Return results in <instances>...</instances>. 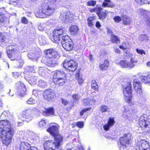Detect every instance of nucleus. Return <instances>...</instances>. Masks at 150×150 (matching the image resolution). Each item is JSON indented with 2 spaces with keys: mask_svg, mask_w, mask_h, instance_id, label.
Masks as SVG:
<instances>
[{
  "mask_svg": "<svg viewBox=\"0 0 150 150\" xmlns=\"http://www.w3.org/2000/svg\"><path fill=\"white\" fill-rule=\"evenodd\" d=\"M79 30L78 27L76 25H72L69 28V30L70 32L73 35L76 34Z\"/></svg>",
  "mask_w": 150,
  "mask_h": 150,
  "instance_id": "obj_32",
  "label": "nucleus"
},
{
  "mask_svg": "<svg viewBox=\"0 0 150 150\" xmlns=\"http://www.w3.org/2000/svg\"><path fill=\"white\" fill-rule=\"evenodd\" d=\"M99 19L104 21L107 16V14L105 13L102 12L98 13L97 15Z\"/></svg>",
  "mask_w": 150,
  "mask_h": 150,
  "instance_id": "obj_36",
  "label": "nucleus"
},
{
  "mask_svg": "<svg viewBox=\"0 0 150 150\" xmlns=\"http://www.w3.org/2000/svg\"><path fill=\"white\" fill-rule=\"evenodd\" d=\"M38 79V77L31 75H29L25 78V79L31 85L35 84Z\"/></svg>",
  "mask_w": 150,
  "mask_h": 150,
  "instance_id": "obj_21",
  "label": "nucleus"
},
{
  "mask_svg": "<svg viewBox=\"0 0 150 150\" xmlns=\"http://www.w3.org/2000/svg\"><path fill=\"white\" fill-rule=\"evenodd\" d=\"M76 126L79 128H82L84 126V123L83 122H78L76 123Z\"/></svg>",
  "mask_w": 150,
  "mask_h": 150,
  "instance_id": "obj_50",
  "label": "nucleus"
},
{
  "mask_svg": "<svg viewBox=\"0 0 150 150\" xmlns=\"http://www.w3.org/2000/svg\"><path fill=\"white\" fill-rule=\"evenodd\" d=\"M115 122L113 118L110 117L108 121V124L104 125V129L106 131L108 130L110 127L114 125Z\"/></svg>",
  "mask_w": 150,
  "mask_h": 150,
  "instance_id": "obj_24",
  "label": "nucleus"
},
{
  "mask_svg": "<svg viewBox=\"0 0 150 150\" xmlns=\"http://www.w3.org/2000/svg\"><path fill=\"white\" fill-rule=\"evenodd\" d=\"M135 142V148L137 150H150L149 143L145 140H141Z\"/></svg>",
  "mask_w": 150,
  "mask_h": 150,
  "instance_id": "obj_8",
  "label": "nucleus"
},
{
  "mask_svg": "<svg viewBox=\"0 0 150 150\" xmlns=\"http://www.w3.org/2000/svg\"><path fill=\"white\" fill-rule=\"evenodd\" d=\"M5 40L6 37L2 33H0V42H3L5 41Z\"/></svg>",
  "mask_w": 150,
  "mask_h": 150,
  "instance_id": "obj_52",
  "label": "nucleus"
},
{
  "mask_svg": "<svg viewBox=\"0 0 150 150\" xmlns=\"http://www.w3.org/2000/svg\"><path fill=\"white\" fill-rule=\"evenodd\" d=\"M61 43L63 47L67 51L72 50L73 43L68 35H65L62 37Z\"/></svg>",
  "mask_w": 150,
  "mask_h": 150,
  "instance_id": "obj_7",
  "label": "nucleus"
},
{
  "mask_svg": "<svg viewBox=\"0 0 150 150\" xmlns=\"http://www.w3.org/2000/svg\"><path fill=\"white\" fill-rule=\"evenodd\" d=\"M18 0H10L9 4L11 5H12L16 6H17L18 3Z\"/></svg>",
  "mask_w": 150,
  "mask_h": 150,
  "instance_id": "obj_49",
  "label": "nucleus"
},
{
  "mask_svg": "<svg viewBox=\"0 0 150 150\" xmlns=\"http://www.w3.org/2000/svg\"><path fill=\"white\" fill-rule=\"evenodd\" d=\"M140 40L142 41L147 42L149 40V38L146 35H140L139 37Z\"/></svg>",
  "mask_w": 150,
  "mask_h": 150,
  "instance_id": "obj_37",
  "label": "nucleus"
},
{
  "mask_svg": "<svg viewBox=\"0 0 150 150\" xmlns=\"http://www.w3.org/2000/svg\"><path fill=\"white\" fill-rule=\"evenodd\" d=\"M132 53L130 52H127L126 53V57L128 59H133L132 58Z\"/></svg>",
  "mask_w": 150,
  "mask_h": 150,
  "instance_id": "obj_54",
  "label": "nucleus"
},
{
  "mask_svg": "<svg viewBox=\"0 0 150 150\" xmlns=\"http://www.w3.org/2000/svg\"><path fill=\"white\" fill-rule=\"evenodd\" d=\"M66 74L63 71H57L53 75V81L66 77Z\"/></svg>",
  "mask_w": 150,
  "mask_h": 150,
  "instance_id": "obj_19",
  "label": "nucleus"
},
{
  "mask_svg": "<svg viewBox=\"0 0 150 150\" xmlns=\"http://www.w3.org/2000/svg\"><path fill=\"white\" fill-rule=\"evenodd\" d=\"M44 62L47 66L51 67H54L58 64L56 60L53 59L45 62Z\"/></svg>",
  "mask_w": 150,
  "mask_h": 150,
  "instance_id": "obj_25",
  "label": "nucleus"
},
{
  "mask_svg": "<svg viewBox=\"0 0 150 150\" xmlns=\"http://www.w3.org/2000/svg\"><path fill=\"white\" fill-rule=\"evenodd\" d=\"M84 105H88L92 104L93 103H94L96 101V100H93L89 98H87L84 99L83 101Z\"/></svg>",
  "mask_w": 150,
  "mask_h": 150,
  "instance_id": "obj_28",
  "label": "nucleus"
},
{
  "mask_svg": "<svg viewBox=\"0 0 150 150\" xmlns=\"http://www.w3.org/2000/svg\"><path fill=\"white\" fill-rule=\"evenodd\" d=\"M133 87L135 91L134 95L139 96L142 92L141 83L138 79H134L133 80Z\"/></svg>",
  "mask_w": 150,
  "mask_h": 150,
  "instance_id": "obj_11",
  "label": "nucleus"
},
{
  "mask_svg": "<svg viewBox=\"0 0 150 150\" xmlns=\"http://www.w3.org/2000/svg\"><path fill=\"white\" fill-rule=\"evenodd\" d=\"M36 110L35 108L25 110L22 111L21 115L23 117V119L21 118V120L27 122L31 121L33 118V112Z\"/></svg>",
  "mask_w": 150,
  "mask_h": 150,
  "instance_id": "obj_5",
  "label": "nucleus"
},
{
  "mask_svg": "<svg viewBox=\"0 0 150 150\" xmlns=\"http://www.w3.org/2000/svg\"><path fill=\"white\" fill-rule=\"evenodd\" d=\"M39 41L40 43L42 45H44L46 43V38L45 37L43 36L40 37L39 38Z\"/></svg>",
  "mask_w": 150,
  "mask_h": 150,
  "instance_id": "obj_40",
  "label": "nucleus"
},
{
  "mask_svg": "<svg viewBox=\"0 0 150 150\" xmlns=\"http://www.w3.org/2000/svg\"><path fill=\"white\" fill-rule=\"evenodd\" d=\"M72 98L74 99L78 100L79 99V97L77 94H74L73 95Z\"/></svg>",
  "mask_w": 150,
  "mask_h": 150,
  "instance_id": "obj_60",
  "label": "nucleus"
},
{
  "mask_svg": "<svg viewBox=\"0 0 150 150\" xmlns=\"http://www.w3.org/2000/svg\"><path fill=\"white\" fill-rule=\"evenodd\" d=\"M42 113L45 116H52L54 115V111L53 108H45V110L43 111Z\"/></svg>",
  "mask_w": 150,
  "mask_h": 150,
  "instance_id": "obj_20",
  "label": "nucleus"
},
{
  "mask_svg": "<svg viewBox=\"0 0 150 150\" xmlns=\"http://www.w3.org/2000/svg\"><path fill=\"white\" fill-rule=\"evenodd\" d=\"M111 42L113 43L118 44L120 42V39L118 37L113 34L111 35Z\"/></svg>",
  "mask_w": 150,
  "mask_h": 150,
  "instance_id": "obj_30",
  "label": "nucleus"
},
{
  "mask_svg": "<svg viewBox=\"0 0 150 150\" xmlns=\"http://www.w3.org/2000/svg\"><path fill=\"white\" fill-rule=\"evenodd\" d=\"M139 78L143 82L145 83H149L150 82V74H148L146 75L140 76Z\"/></svg>",
  "mask_w": 150,
  "mask_h": 150,
  "instance_id": "obj_26",
  "label": "nucleus"
},
{
  "mask_svg": "<svg viewBox=\"0 0 150 150\" xmlns=\"http://www.w3.org/2000/svg\"><path fill=\"white\" fill-rule=\"evenodd\" d=\"M91 86L92 89L96 90V91H98V86L95 80H93L92 81Z\"/></svg>",
  "mask_w": 150,
  "mask_h": 150,
  "instance_id": "obj_38",
  "label": "nucleus"
},
{
  "mask_svg": "<svg viewBox=\"0 0 150 150\" xmlns=\"http://www.w3.org/2000/svg\"><path fill=\"white\" fill-rule=\"evenodd\" d=\"M135 1L137 3L141 5L144 4H146L148 2V0H135Z\"/></svg>",
  "mask_w": 150,
  "mask_h": 150,
  "instance_id": "obj_47",
  "label": "nucleus"
},
{
  "mask_svg": "<svg viewBox=\"0 0 150 150\" xmlns=\"http://www.w3.org/2000/svg\"><path fill=\"white\" fill-rule=\"evenodd\" d=\"M95 16H92L88 18L87 20L92 21L95 19Z\"/></svg>",
  "mask_w": 150,
  "mask_h": 150,
  "instance_id": "obj_61",
  "label": "nucleus"
},
{
  "mask_svg": "<svg viewBox=\"0 0 150 150\" xmlns=\"http://www.w3.org/2000/svg\"><path fill=\"white\" fill-rule=\"evenodd\" d=\"M136 50V52L138 54H140L142 55L143 54L145 55L146 54V53L143 50L137 49Z\"/></svg>",
  "mask_w": 150,
  "mask_h": 150,
  "instance_id": "obj_55",
  "label": "nucleus"
},
{
  "mask_svg": "<svg viewBox=\"0 0 150 150\" xmlns=\"http://www.w3.org/2000/svg\"><path fill=\"white\" fill-rule=\"evenodd\" d=\"M47 122L45 120H42L39 123L38 126L40 128L45 127H46Z\"/></svg>",
  "mask_w": 150,
  "mask_h": 150,
  "instance_id": "obj_41",
  "label": "nucleus"
},
{
  "mask_svg": "<svg viewBox=\"0 0 150 150\" xmlns=\"http://www.w3.org/2000/svg\"><path fill=\"white\" fill-rule=\"evenodd\" d=\"M25 69L27 72H33L35 70L34 66H27L25 68Z\"/></svg>",
  "mask_w": 150,
  "mask_h": 150,
  "instance_id": "obj_45",
  "label": "nucleus"
},
{
  "mask_svg": "<svg viewBox=\"0 0 150 150\" xmlns=\"http://www.w3.org/2000/svg\"><path fill=\"white\" fill-rule=\"evenodd\" d=\"M132 135L130 133H128L124 134L123 137L120 139L121 146L125 148L127 145L130 144L132 141Z\"/></svg>",
  "mask_w": 150,
  "mask_h": 150,
  "instance_id": "obj_9",
  "label": "nucleus"
},
{
  "mask_svg": "<svg viewBox=\"0 0 150 150\" xmlns=\"http://www.w3.org/2000/svg\"><path fill=\"white\" fill-rule=\"evenodd\" d=\"M96 26L98 28L100 27L101 25L99 22L97 21L96 22Z\"/></svg>",
  "mask_w": 150,
  "mask_h": 150,
  "instance_id": "obj_63",
  "label": "nucleus"
},
{
  "mask_svg": "<svg viewBox=\"0 0 150 150\" xmlns=\"http://www.w3.org/2000/svg\"><path fill=\"white\" fill-rule=\"evenodd\" d=\"M76 78L77 79L78 81L79 84L80 85L82 84L83 83L84 80L82 78L81 76H80L79 74L78 73H77L76 74Z\"/></svg>",
  "mask_w": 150,
  "mask_h": 150,
  "instance_id": "obj_39",
  "label": "nucleus"
},
{
  "mask_svg": "<svg viewBox=\"0 0 150 150\" xmlns=\"http://www.w3.org/2000/svg\"><path fill=\"white\" fill-rule=\"evenodd\" d=\"M131 88V84L129 82L127 83L126 85L123 88V93L125 96V99L130 105H133L134 103V102L132 99Z\"/></svg>",
  "mask_w": 150,
  "mask_h": 150,
  "instance_id": "obj_4",
  "label": "nucleus"
},
{
  "mask_svg": "<svg viewBox=\"0 0 150 150\" xmlns=\"http://www.w3.org/2000/svg\"><path fill=\"white\" fill-rule=\"evenodd\" d=\"M64 33V29L62 27L56 28L53 31L52 36L51 38L52 41L53 42L58 43Z\"/></svg>",
  "mask_w": 150,
  "mask_h": 150,
  "instance_id": "obj_6",
  "label": "nucleus"
},
{
  "mask_svg": "<svg viewBox=\"0 0 150 150\" xmlns=\"http://www.w3.org/2000/svg\"><path fill=\"white\" fill-rule=\"evenodd\" d=\"M46 24L44 23H40L38 26V29L41 31H42L45 28Z\"/></svg>",
  "mask_w": 150,
  "mask_h": 150,
  "instance_id": "obj_44",
  "label": "nucleus"
},
{
  "mask_svg": "<svg viewBox=\"0 0 150 150\" xmlns=\"http://www.w3.org/2000/svg\"><path fill=\"white\" fill-rule=\"evenodd\" d=\"M63 64L64 67L70 71H74L76 69L77 63L73 60H65Z\"/></svg>",
  "mask_w": 150,
  "mask_h": 150,
  "instance_id": "obj_10",
  "label": "nucleus"
},
{
  "mask_svg": "<svg viewBox=\"0 0 150 150\" xmlns=\"http://www.w3.org/2000/svg\"><path fill=\"white\" fill-rule=\"evenodd\" d=\"M113 19L115 22L119 23L122 20V17L121 18L119 16H116Z\"/></svg>",
  "mask_w": 150,
  "mask_h": 150,
  "instance_id": "obj_51",
  "label": "nucleus"
},
{
  "mask_svg": "<svg viewBox=\"0 0 150 150\" xmlns=\"http://www.w3.org/2000/svg\"><path fill=\"white\" fill-rule=\"evenodd\" d=\"M46 56L49 58L54 57L55 58H58L59 55L57 51L55 49H50L45 50Z\"/></svg>",
  "mask_w": 150,
  "mask_h": 150,
  "instance_id": "obj_15",
  "label": "nucleus"
},
{
  "mask_svg": "<svg viewBox=\"0 0 150 150\" xmlns=\"http://www.w3.org/2000/svg\"><path fill=\"white\" fill-rule=\"evenodd\" d=\"M13 133V129L8 121L0 120V137L3 139V144L7 145L11 142Z\"/></svg>",
  "mask_w": 150,
  "mask_h": 150,
  "instance_id": "obj_1",
  "label": "nucleus"
},
{
  "mask_svg": "<svg viewBox=\"0 0 150 150\" xmlns=\"http://www.w3.org/2000/svg\"><path fill=\"white\" fill-rule=\"evenodd\" d=\"M62 103L64 105H67L68 104L67 101L64 99H62Z\"/></svg>",
  "mask_w": 150,
  "mask_h": 150,
  "instance_id": "obj_62",
  "label": "nucleus"
},
{
  "mask_svg": "<svg viewBox=\"0 0 150 150\" xmlns=\"http://www.w3.org/2000/svg\"><path fill=\"white\" fill-rule=\"evenodd\" d=\"M38 86L41 88H45L47 86V83L45 81L41 79L38 81Z\"/></svg>",
  "mask_w": 150,
  "mask_h": 150,
  "instance_id": "obj_34",
  "label": "nucleus"
},
{
  "mask_svg": "<svg viewBox=\"0 0 150 150\" xmlns=\"http://www.w3.org/2000/svg\"><path fill=\"white\" fill-rule=\"evenodd\" d=\"M73 14L70 12L63 11L61 13L60 18L65 23L71 22L72 21Z\"/></svg>",
  "mask_w": 150,
  "mask_h": 150,
  "instance_id": "obj_14",
  "label": "nucleus"
},
{
  "mask_svg": "<svg viewBox=\"0 0 150 150\" xmlns=\"http://www.w3.org/2000/svg\"><path fill=\"white\" fill-rule=\"evenodd\" d=\"M109 65V62L107 60H105L103 64H101L100 68L102 70L106 69Z\"/></svg>",
  "mask_w": 150,
  "mask_h": 150,
  "instance_id": "obj_35",
  "label": "nucleus"
},
{
  "mask_svg": "<svg viewBox=\"0 0 150 150\" xmlns=\"http://www.w3.org/2000/svg\"><path fill=\"white\" fill-rule=\"evenodd\" d=\"M35 101L33 98H30L27 101V103L28 104H33L35 103Z\"/></svg>",
  "mask_w": 150,
  "mask_h": 150,
  "instance_id": "obj_56",
  "label": "nucleus"
},
{
  "mask_svg": "<svg viewBox=\"0 0 150 150\" xmlns=\"http://www.w3.org/2000/svg\"><path fill=\"white\" fill-rule=\"evenodd\" d=\"M122 20L123 24L125 25H129L131 22V19L127 16H122Z\"/></svg>",
  "mask_w": 150,
  "mask_h": 150,
  "instance_id": "obj_29",
  "label": "nucleus"
},
{
  "mask_svg": "<svg viewBox=\"0 0 150 150\" xmlns=\"http://www.w3.org/2000/svg\"><path fill=\"white\" fill-rule=\"evenodd\" d=\"M22 22L24 24H27L28 23V21L26 18L23 17L22 18Z\"/></svg>",
  "mask_w": 150,
  "mask_h": 150,
  "instance_id": "obj_58",
  "label": "nucleus"
},
{
  "mask_svg": "<svg viewBox=\"0 0 150 150\" xmlns=\"http://www.w3.org/2000/svg\"><path fill=\"white\" fill-rule=\"evenodd\" d=\"M43 96L45 99L50 102L53 100L55 97L54 93L51 89L45 91L43 93Z\"/></svg>",
  "mask_w": 150,
  "mask_h": 150,
  "instance_id": "obj_13",
  "label": "nucleus"
},
{
  "mask_svg": "<svg viewBox=\"0 0 150 150\" xmlns=\"http://www.w3.org/2000/svg\"><path fill=\"white\" fill-rule=\"evenodd\" d=\"M7 51H9L12 53V52L16 53L17 54H20V53L16 49V47L13 45H8L7 48Z\"/></svg>",
  "mask_w": 150,
  "mask_h": 150,
  "instance_id": "obj_27",
  "label": "nucleus"
},
{
  "mask_svg": "<svg viewBox=\"0 0 150 150\" xmlns=\"http://www.w3.org/2000/svg\"><path fill=\"white\" fill-rule=\"evenodd\" d=\"M55 7V5L53 1L45 3L42 6V10L41 11L38 12L36 16L43 18L45 17V15L51 16L54 12Z\"/></svg>",
  "mask_w": 150,
  "mask_h": 150,
  "instance_id": "obj_3",
  "label": "nucleus"
},
{
  "mask_svg": "<svg viewBox=\"0 0 150 150\" xmlns=\"http://www.w3.org/2000/svg\"><path fill=\"white\" fill-rule=\"evenodd\" d=\"M53 81L56 85L57 86H60L64 85L67 81V80L66 78V77H64V78L59 79Z\"/></svg>",
  "mask_w": 150,
  "mask_h": 150,
  "instance_id": "obj_23",
  "label": "nucleus"
},
{
  "mask_svg": "<svg viewBox=\"0 0 150 150\" xmlns=\"http://www.w3.org/2000/svg\"><path fill=\"white\" fill-rule=\"evenodd\" d=\"M147 118H145L144 116H141L139 121V125L142 128H146L149 127L150 125V123L147 122Z\"/></svg>",
  "mask_w": 150,
  "mask_h": 150,
  "instance_id": "obj_17",
  "label": "nucleus"
},
{
  "mask_svg": "<svg viewBox=\"0 0 150 150\" xmlns=\"http://www.w3.org/2000/svg\"><path fill=\"white\" fill-rule=\"evenodd\" d=\"M96 13L97 15L100 12H102L101 11L103 10V9L101 7H96Z\"/></svg>",
  "mask_w": 150,
  "mask_h": 150,
  "instance_id": "obj_57",
  "label": "nucleus"
},
{
  "mask_svg": "<svg viewBox=\"0 0 150 150\" xmlns=\"http://www.w3.org/2000/svg\"><path fill=\"white\" fill-rule=\"evenodd\" d=\"M91 109L90 108H87L84 109L81 111L80 112V115L82 116L83 115L84 113L86 111L89 110Z\"/></svg>",
  "mask_w": 150,
  "mask_h": 150,
  "instance_id": "obj_53",
  "label": "nucleus"
},
{
  "mask_svg": "<svg viewBox=\"0 0 150 150\" xmlns=\"http://www.w3.org/2000/svg\"><path fill=\"white\" fill-rule=\"evenodd\" d=\"M17 92L18 93V95L23 96L26 91L25 86L21 81L18 82L16 84Z\"/></svg>",
  "mask_w": 150,
  "mask_h": 150,
  "instance_id": "obj_16",
  "label": "nucleus"
},
{
  "mask_svg": "<svg viewBox=\"0 0 150 150\" xmlns=\"http://www.w3.org/2000/svg\"><path fill=\"white\" fill-rule=\"evenodd\" d=\"M58 125L57 124H54V125L51 126L48 129H47V131L49 132L51 135L54 136L55 135L58 134Z\"/></svg>",
  "mask_w": 150,
  "mask_h": 150,
  "instance_id": "obj_18",
  "label": "nucleus"
},
{
  "mask_svg": "<svg viewBox=\"0 0 150 150\" xmlns=\"http://www.w3.org/2000/svg\"><path fill=\"white\" fill-rule=\"evenodd\" d=\"M38 93V91L37 90H34L33 91V94L35 96H37Z\"/></svg>",
  "mask_w": 150,
  "mask_h": 150,
  "instance_id": "obj_64",
  "label": "nucleus"
},
{
  "mask_svg": "<svg viewBox=\"0 0 150 150\" xmlns=\"http://www.w3.org/2000/svg\"><path fill=\"white\" fill-rule=\"evenodd\" d=\"M105 2L103 3L102 6L103 7H108L111 8L114 6L113 3L111 2L110 0H104Z\"/></svg>",
  "mask_w": 150,
  "mask_h": 150,
  "instance_id": "obj_33",
  "label": "nucleus"
},
{
  "mask_svg": "<svg viewBox=\"0 0 150 150\" xmlns=\"http://www.w3.org/2000/svg\"><path fill=\"white\" fill-rule=\"evenodd\" d=\"M137 62V60H134L133 59H131L130 62L126 60H122L120 62L119 64L123 68H129L131 69L134 67L135 65L134 63H136Z\"/></svg>",
  "mask_w": 150,
  "mask_h": 150,
  "instance_id": "obj_12",
  "label": "nucleus"
},
{
  "mask_svg": "<svg viewBox=\"0 0 150 150\" xmlns=\"http://www.w3.org/2000/svg\"><path fill=\"white\" fill-rule=\"evenodd\" d=\"M6 18L4 14L1 12H0V23H3L5 21Z\"/></svg>",
  "mask_w": 150,
  "mask_h": 150,
  "instance_id": "obj_43",
  "label": "nucleus"
},
{
  "mask_svg": "<svg viewBox=\"0 0 150 150\" xmlns=\"http://www.w3.org/2000/svg\"><path fill=\"white\" fill-rule=\"evenodd\" d=\"M100 55L101 56L103 57L106 55V51L104 50H102L100 54Z\"/></svg>",
  "mask_w": 150,
  "mask_h": 150,
  "instance_id": "obj_59",
  "label": "nucleus"
},
{
  "mask_svg": "<svg viewBox=\"0 0 150 150\" xmlns=\"http://www.w3.org/2000/svg\"><path fill=\"white\" fill-rule=\"evenodd\" d=\"M16 65L15 66L16 68H21L24 64L23 61L21 58L20 54L15 59Z\"/></svg>",
  "mask_w": 150,
  "mask_h": 150,
  "instance_id": "obj_22",
  "label": "nucleus"
},
{
  "mask_svg": "<svg viewBox=\"0 0 150 150\" xmlns=\"http://www.w3.org/2000/svg\"><path fill=\"white\" fill-rule=\"evenodd\" d=\"M143 20L148 23H150V18L147 15H143L142 16Z\"/></svg>",
  "mask_w": 150,
  "mask_h": 150,
  "instance_id": "obj_46",
  "label": "nucleus"
},
{
  "mask_svg": "<svg viewBox=\"0 0 150 150\" xmlns=\"http://www.w3.org/2000/svg\"><path fill=\"white\" fill-rule=\"evenodd\" d=\"M54 141L48 140L44 144L45 150H55L61 146L63 143V137L59 134L53 136Z\"/></svg>",
  "mask_w": 150,
  "mask_h": 150,
  "instance_id": "obj_2",
  "label": "nucleus"
},
{
  "mask_svg": "<svg viewBox=\"0 0 150 150\" xmlns=\"http://www.w3.org/2000/svg\"><path fill=\"white\" fill-rule=\"evenodd\" d=\"M7 54L8 57L12 60H15L16 57H17L19 54H17L15 52H12V53L8 51H7Z\"/></svg>",
  "mask_w": 150,
  "mask_h": 150,
  "instance_id": "obj_31",
  "label": "nucleus"
},
{
  "mask_svg": "<svg viewBox=\"0 0 150 150\" xmlns=\"http://www.w3.org/2000/svg\"><path fill=\"white\" fill-rule=\"evenodd\" d=\"M96 2L94 0H90L89 1L87 4V5L88 6H94L96 4Z\"/></svg>",
  "mask_w": 150,
  "mask_h": 150,
  "instance_id": "obj_48",
  "label": "nucleus"
},
{
  "mask_svg": "<svg viewBox=\"0 0 150 150\" xmlns=\"http://www.w3.org/2000/svg\"><path fill=\"white\" fill-rule=\"evenodd\" d=\"M109 108L108 106L105 105H102L100 108V111L102 112H105L107 111L109 112L108 110Z\"/></svg>",
  "mask_w": 150,
  "mask_h": 150,
  "instance_id": "obj_42",
  "label": "nucleus"
}]
</instances>
